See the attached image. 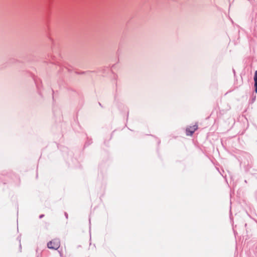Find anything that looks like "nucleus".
<instances>
[{
  "instance_id": "obj_1",
  "label": "nucleus",
  "mask_w": 257,
  "mask_h": 257,
  "mask_svg": "<svg viewBox=\"0 0 257 257\" xmlns=\"http://www.w3.org/2000/svg\"><path fill=\"white\" fill-rule=\"evenodd\" d=\"M60 244L59 240L55 239L49 242L47 244V246L51 249H57L59 247Z\"/></svg>"
},
{
  "instance_id": "obj_2",
  "label": "nucleus",
  "mask_w": 257,
  "mask_h": 257,
  "mask_svg": "<svg viewBox=\"0 0 257 257\" xmlns=\"http://www.w3.org/2000/svg\"><path fill=\"white\" fill-rule=\"evenodd\" d=\"M197 129V125H194L192 126H190L187 128L186 130V134L188 136H191L193 133Z\"/></svg>"
},
{
  "instance_id": "obj_3",
  "label": "nucleus",
  "mask_w": 257,
  "mask_h": 257,
  "mask_svg": "<svg viewBox=\"0 0 257 257\" xmlns=\"http://www.w3.org/2000/svg\"><path fill=\"white\" fill-rule=\"evenodd\" d=\"M254 87L255 92H257V70L255 71L254 76Z\"/></svg>"
},
{
  "instance_id": "obj_4",
  "label": "nucleus",
  "mask_w": 257,
  "mask_h": 257,
  "mask_svg": "<svg viewBox=\"0 0 257 257\" xmlns=\"http://www.w3.org/2000/svg\"><path fill=\"white\" fill-rule=\"evenodd\" d=\"M44 216V215H41L40 216V218H42Z\"/></svg>"
}]
</instances>
